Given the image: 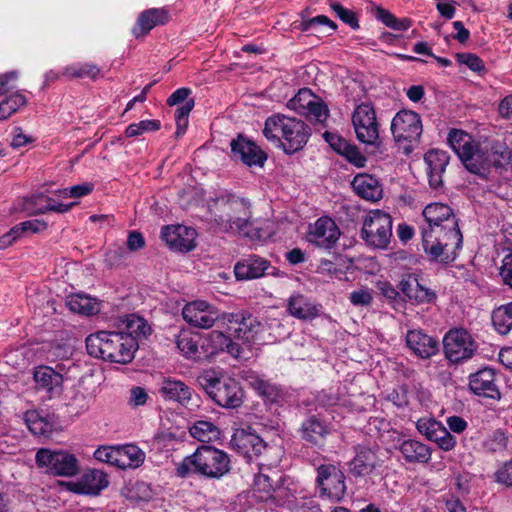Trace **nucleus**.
<instances>
[{"mask_svg": "<svg viewBox=\"0 0 512 512\" xmlns=\"http://www.w3.org/2000/svg\"><path fill=\"white\" fill-rule=\"evenodd\" d=\"M47 202H53V198L45 196L44 194H35L30 197H27L23 200L22 209L26 211L29 215H39L44 214L45 212H36L41 209Z\"/></svg>", "mask_w": 512, "mask_h": 512, "instance_id": "obj_49", "label": "nucleus"}, {"mask_svg": "<svg viewBox=\"0 0 512 512\" xmlns=\"http://www.w3.org/2000/svg\"><path fill=\"white\" fill-rule=\"evenodd\" d=\"M397 449L408 463H428L431 459V449L417 440H404Z\"/></svg>", "mask_w": 512, "mask_h": 512, "instance_id": "obj_33", "label": "nucleus"}, {"mask_svg": "<svg viewBox=\"0 0 512 512\" xmlns=\"http://www.w3.org/2000/svg\"><path fill=\"white\" fill-rule=\"evenodd\" d=\"M330 7L342 22L349 25L354 30L359 28L358 18L352 10L344 8L338 2H331Z\"/></svg>", "mask_w": 512, "mask_h": 512, "instance_id": "obj_52", "label": "nucleus"}, {"mask_svg": "<svg viewBox=\"0 0 512 512\" xmlns=\"http://www.w3.org/2000/svg\"><path fill=\"white\" fill-rule=\"evenodd\" d=\"M430 441L437 443L438 446L444 451H450L456 445L455 437L452 436L443 425L438 429L436 433H434V436Z\"/></svg>", "mask_w": 512, "mask_h": 512, "instance_id": "obj_55", "label": "nucleus"}, {"mask_svg": "<svg viewBox=\"0 0 512 512\" xmlns=\"http://www.w3.org/2000/svg\"><path fill=\"white\" fill-rule=\"evenodd\" d=\"M492 323L495 329L502 335H506L512 329V314L508 305H502L492 313Z\"/></svg>", "mask_w": 512, "mask_h": 512, "instance_id": "obj_44", "label": "nucleus"}, {"mask_svg": "<svg viewBox=\"0 0 512 512\" xmlns=\"http://www.w3.org/2000/svg\"><path fill=\"white\" fill-rule=\"evenodd\" d=\"M182 316L187 323L202 329L212 327L215 321L219 320L215 308L206 301L200 300L186 304L182 310Z\"/></svg>", "mask_w": 512, "mask_h": 512, "instance_id": "obj_20", "label": "nucleus"}, {"mask_svg": "<svg viewBox=\"0 0 512 512\" xmlns=\"http://www.w3.org/2000/svg\"><path fill=\"white\" fill-rule=\"evenodd\" d=\"M232 158L241 161L248 167L262 168L267 161L268 155L254 141L238 134L230 142Z\"/></svg>", "mask_w": 512, "mask_h": 512, "instance_id": "obj_15", "label": "nucleus"}, {"mask_svg": "<svg viewBox=\"0 0 512 512\" xmlns=\"http://www.w3.org/2000/svg\"><path fill=\"white\" fill-rule=\"evenodd\" d=\"M443 346L446 358L453 363L471 358L476 350L472 336L463 328L451 329L444 336Z\"/></svg>", "mask_w": 512, "mask_h": 512, "instance_id": "obj_13", "label": "nucleus"}, {"mask_svg": "<svg viewBox=\"0 0 512 512\" xmlns=\"http://www.w3.org/2000/svg\"><path fill=\"white\" fill-rule=\"evenodd\" d=\"M342 156L358 168L364 167L367 161L366 157L359 151L358 147L351 143Z\"/></svg>", "mask_w": 512, "mask_h": 512, "instance_id": "obj_62", "label": "nucleus"}, {"mask_svg": "<svg viewBox=\"0 0 512 512\" xmlns=\"http://www.w3.org/2000/svg\"><path fill=\"white\" fill-rule=\"evenodd\" d=\"M406 344L416 356L422 359H429L439 351L437 339L421 329L409 330L406 334Z\"/></svg>", "mask_w": 512, "mask_h": 512, "instance_id": "obj_24", "label": "nucleus"}, {"mask_svg": "<svg viewBox=\"0 0 512 512\" xmlns=\"http://www.w3.org/2000/svg\"><path fill=\"white\" fill-rule=\"evenodd\" d=\"M455 57L460 64L466 65L469 69H471L474 72L481 73L485 71L484 62L476 54L457 53Z\"/></svg>", "mask_w": 512, "mask_h": 512, "instance_id": "obj_56", "label": "nucleus"}, {"mask_svg": "<svg viewBox=\"0 0 512 512\" xmlns=\"http://www.w3.org/2000/svg\"><path fill=\"white\" fill-rule=\"evenodd\" d=\"M397 288L404 297L416 304L433 303L437 299L436 293L426 287L422 277L416 273L403 275Z\"/></svg>", "mask_w": 512, "mask_h": 512, "instance_id": "obj_16", "label": "nucleus"}, {"mask_svg": "<svg viewBox=\"0 0 512 512\" xmlns=\"http://www.w3.org/2000/svg\"><path fill=\"white\" fill-rule=\"evenodd\" d=\"M496 481L507 487H512V459L505 462L495 473Z\"/></svg>", "mask_w": 512, "mask_h": 512, "instance_id": "obj_63", "label": "nucleus"}, {"mask_svg": "<svg viewBox=\"0 0 512 512\" xmlns=\"http://www.w3.org/2000/svg\"><path fill=\"white\" fill-rule=\"evenodd\" d=\"M198 385L218 406L237 409L244 401V390L234 378L224 377L221 373L204 370L196 379Z\"/></svg>", "mask_w": 512, "mask_h": 512, "instance_id": "obj_5", "label": "nucleus"}, {"mask_svg": "<svg viewBox=\"0 0 512 512\" xmlns=\"http://www.w3.org/2000/svg\"><path fill=\"white\" fill-rule=\"evenodd\" d=\"M232 448L243 455L248 461L258 458L267 450V444L263 439L251 430H237L231 439Z\"/></svg>", "mask_w": 512, "mask_h": 512, "instance_id": "obj_17", "label": "nucleus"}, {"mask_svg": "<svg viewBox=\"0 0 512 512\" xmlns=\"http://www.w3.org/2000/svg\"><path fill=\"white\" fill-rule=\"evenodd\" d=\"M119 446H102L94 452L96 460L119 468Z\"/></svg>", "mask_w": 512, "mask_h": 512, "instance_id": "obj_51", "label": "nucleus"}, {"mask_svg": "<svg viewBox=\"0 0 512 512\" xmlns=\"http://www.w3.org/2000/svg\"><path fill=\"white\" fill-rule=\"evenodd\" d=\"M66 304L70 311L82 315H95L99 312L98 304L87 295L73 294L68 296Z\"/></svg>", "mask_w": 512, "mask_h": 512, "instance_id": "obj_42", "label": "nucleus"}, {"mask_svg": "<svg viewBox=\"0 0 512 512\" xmlns=\"http://www.w3.org/2000/svg\"><path fill=\"white\" fill-rule=\"evenodd\" d=\"M315 483L321 498L340 502L345 496V475L333 464H322L317 468Z\"/></svg>", "mask_w": 512, "mask_h": 512, "instance_id": "obj_11", "label": "nucleus"}, {"mask_svg": "<svg viewBox=\"0 0 512 512\" xmlns=\"http://www.w3.org/2000/svg\"><path fill=\"white\" fill-rule=\"evenodd\" d=\"M87 353L105 361L127 364L134 359L138 343L130 333L98 331L86 338Z\"/></svg>", "mask_w": 512, "mask_h": 512, "instance_id": "obj_3", "label": "nucleus"}, {"mask_svg": "<svg viewBox=\"0 0 512 512\" xmlns=\"http://www.w3.org/2000/svg\"><path fill=\"white\" fill-rule=\"evenodd\" d=\"M160 393L167 399L175 400L182 405L188 404L192 397V390L180 380L165 379Z\"/></svg>", "mask_w": 512, "mask_h": 512, "instance_id": "obj_38", "label": "nucleus"}, {"mask_svg": "<svg viewBox=\"0 0 512 512\" xmlns=\"http://www.w3.org/2000/svg\"><path fill=\"white\" fill-rule=\"evenodd\" d=\"M26 103V97L18 92L6 97L0 102V120L8 119L20 107L25 106Z\"/></svg>", "mask_w": 512, "mask_h": 512, "instance_id": "obj_45", "label": "nucleus"}, {"mask_svg": "<svg viewBox=\"0 0 512 512\" xmlns=\"http://www.w3.org/2000/svg\"><path fill=\"white\" fill-rule=\"evenodd\" d=\"M260 472L254 480V491L260 493L261 500H278L282 498L283 478L278 471H273L272 475L264 473L265 464L259 463Z\"/></svg>", "mask_w": 512, "mask_h": 512, "instance_id": "obj_23", "label": "nucleus"}, {"mask_svg": "<svg viewBox=\"0 0 512 512\" xmlns=\"http://www.w3.org/2000/svg\"><path fill=\"white\" fill-rule=\"evenodd\" d=\"M190 435L200 442L208 443L219 437V429L210 421L200 420L189 429Z\"/></svg>", "mask_w": 512, "mask_h": 512, "instance_id": "obj_43", "label": "nucleus"}, {"mask_svg": "<svg viewBox=\"0 0 512 512\" xmlns=\"http://www.w3.org/2000/svg\"><path fill=\"white\" fill-rule=\"evenodd\" d=\"M457 240L447 233L436 234L422 232V247L430 262L447 266L455 261L457 250L462 247L463 237L456 244Z\"/></svg>", "mask_w": 512, "mask_h": 512, "instance_id": "obj_7", "label": "nucleus"}, {"mask_svg": "<svg viewBox=\"0 0 512 512\" xmlns=\"http://www.w3.org/2000/svg\"><path fill=\"white\" fill-rule=\"evenodd\" d=\"M24 419L30 432L37 436L49 437L56 429L54 415H43L39 411L30 410L25 413Z\"/></svg>", "mask_w": 512, "mask_h": 512, "instance_id": "obj_32", "label": "nucleus"}, {"mask_svg": "<svg viewBox=\"0 0 512 512\" xmlns=\"http://www.w3.org/2000/svg\"><path fill=\"white\" fill-rule=\"evenodd\" d=\"M288 311L292 316L302 320L314 319L319 314L318 308L302 295L289 298Z\"/></svg>", "mask_w": 512, "mask_h": 512, "instance_id": "obj_39", "label": "nucleus"}, {"mask_svg": "<svg viewBox=\"0 0 512 512\" xmlns=\"http://www.w3.org/2000/svg\"><path fill=\"white\" fill-rule=\"evenodd\" d=\"M176 470L181 478L198 475L205 479L218 480L230 472L231 459L225 451L204 444L199 446L193 454L186 456Z\"/></svg>", "mask_w": 512, "mask_h": 512, "instance_id": "obj_4", "label": "nucleus"}, {"mask_svg": "<svg viewBox=\"0 0 512 512\" xmlns=\"http://www.w3.org/2000/svg\"><path fill=\"white\" fill-rule=\"evenodd\" d=\"M201 347L206 355H215L221 351H227L231 356L240 358L243 353V346L233 341L229 333L213 330L201 338Z\"/></svg>", "mask_w": 512, "mask_h": 512, "instance_id": "obj_19", "label": "nucleus"}, {"mask_svg": "<svg viewBox=\"0 0 512 512\" xmlns=\"http://www.w3.org/2000/svg\"><path fill=\"white\" fill-rule=\"evenodd\" d=\"M63 485L71 492L85 495H98L102 489L107 487L106 475L99 470H92L83 475L77 482H63Z\"/></svg>", "mask_w": 512, "mask_h": 512, "instance_id": "obj_27", "label": "nucleus"}, {"mask_svg": "<svg viewBox=\"0 0 512 512\" xmlns=\"http://www.w3.org/2000/svg\"><path fill=\"white\" fill-rule=\"evenodd\" d=\"M459 159L470 173L475 174L482 179L488 178L489 171L485 145H482L480 142H476L472 149L467 152V156L461 155Z\"/></svg>", "mask_w": 512, "mask_h": 512, "instance_id": "obj_30", "label": "nucleus"}, {"mask_svg": "<svg viewBox=\"0 0 512 512\" xmlns=\"http://www.w3.org/2000/svg\"><path fill=\"white\" fill-rule=\"evenodd\" d=\"M352 123L357 139L367 145L379 147V124L374 107L370 103L356 106L352 114Z\"/></svg>", "mask_w": 512, "mask_h": 512, "instance_id": "obj_12", "label": "nucleus"}, {"mask_svg": "<svg viewBox=\"0 0 512 512\" xmlns=\"http://www.w3.org/2000/svg\"><path fill=\"white\" fill-rule=\"evenodd\" d=\"M169 21V13L164 8H151L140 13L137 23L132 29L136 38L148 34L154 27Z\"/></svg>", "mask_w": 512, "mask_h": 512, "instance_id": "obj_29", "label": "nucleus"}, {"mask_svg": "<svg viewBox=\"0 0 512 512\" xmlns=\"http://www.w3.org/2000/svg\"><path fill=\"white\" fill-rule=\"evenodd\" d=\"M177 348L187 357H199L198 341L187 332H182L176 337Z\"/></svg>", "mask_w": 512, "mask_h": 512, "instance_id": "obj_48", "label": "nucleus"}, {"mask_svg": "<svg viewBox=\"0 0 512 512\" xmlns=\"http://www.w3.org/2000/svg\"><path fill=\"white\" fill-rule=\"evenodd\" d=\"M128 257L127 249L120 245L110 247L105 253V263L109 267L123 265Z\"/></svg>", "mask_w": 512, "mask_h": 512, "instance_id": "obj_50", "label": "nucleus"}, {"mask_svg": "<svg viewBox=\"0 0 512 512\" xmlns=\"http://www.w3.org/2000/svg\"><path fill=\"white\" fill-rule=\"evenodd\" d=\"M423 216L428 223L427 228H423L422 232L443 234L447 233L457 240L458 245L461 241V231L459 229L458 220L453 210L442 203H431L423 210Z\"/></svg>", "mask_w": 512, "mask_h": 512, "instance_id": "obj_8", "label": "nucleus"}, {"mask_svg": "<svg viewBox=\"0 0 512 512\" xmlns=\"http://www.w3.org/2000/svg\"><path fill=\"white\" fill-rule=\"evenodd\" d=\"M118 457L120 469H135L143 464L145 453L136 445L128 444L119 446Z\"/></svg>", "mask_w": 512, "mask_h": 512, "instance_id": "obj_40", "label": "nucleus"}, {"mask_svg": "<svg viewBox=\"0 0 512 512\" xmlns=\"http://www.w3.org/2000/svg\"><path fill=\"white\" fill-rule=\"evenodd\" d=\"M449 160L450 156L443 150L432 149L425 154L424 161L427 165L428 180L431 188L439 189L443 186L442 175L446 170Z\"/></svg>", "mask_w": 512, "mask_h": 512, "instance_id": "obj_25", "label": "nucleus"}, {"mask_svg": "<svg viewBox=\"0 0 512 512\" xmlns=\"http://www.w3.org/2000/svg\"><path fill=\"white\" fill-rule=\"evenodd\" d=\"M269 268L268 260L253 254L235 264L234 274L237 280H252L264 276Z\"/></svg>", "mask_w": 512, "mask_h": 512, "instance_id": "obj_28", "label": "nucleus"}, {"mask_svg": "<svg viewBox=\"0 0 512 512\" xmlns=\"http://www.w3.org/2000/svg\"><path fill=\"white\" fill-rule=\"evenodd\" d=\"M318 25H327L332 30H335L337 28V25L335 22L331 21L327 16L324 15H318L316 17H313L311 19L303 20L300 23L299 28L302 31H310L317 28Z\"/></svg>", "mask_w": 512, "mask_h": 512, "instance_id": "obj_58", "label": "nucleus"}, {"mask_svg": "<svg viewBox=\"0 0 512 512\" xmlns=\"http://www.w3.org/2000/svg\"><path fill=\"white\" fill-rule=\"evenodd\" d=\"M128 332L131 335L134 333L138 335H147L150 333L151 328L147 325L146 321L142 317L133 316L127 322Z\"/></svg>", "mask_w": 512, "mask_h": 512, "instance_id": "obj_61", "label": "nucleus"}, {"mask_svg": "<svg viewBox=\"0 0 512 512\" xmlns=\"http://www.w3.org/2000/svg\"><path fill=\"white\" fill-rule=\"evenodd\" d=\"M488 171L490 172L491 167L505 168L510 164L512 159V151L509 147L500 141L492 142L485 145Z\"/></svg>", "mask_w": 512, "mask_h": 512, "instance_id": "obj_36", "label": "nucleus"}, {"mask_svg": "<svg viewBox=\"0 0 512 512\" xmlns=\"http://www.w3.org/2000/svg\"><path fill=\"white\" fill-rule=\"evenodd\" d=\"M197 232L194 228L184 225L165 226L161 238L173 250L188 252L195 248Z\"/></svg>", "mask_w": 512, "mask_h": 512, "instance_id": "obj_21", "label": "nucleus"}, {"mask_svg": "<svg viewBox=\"0 0 512 512\" xmlns=\"http://www.w3.org/2000/svg\"><path fill=\"white\" fill-rule=\"evenodd\" d=\"M248 381L257 394L267 403H278L284 397L279 386L260 378L258 375H250Z\"/></svg>", "mask_w": 512, "mask_h": 512, "instance_id": "obj_35", "label": "nucleus"}, {"mask_svg": "<svg viewBox=\"0 0 512 512\" xmlns=\"http://www.w3.org/2000/svg\"><path fill=\"white\" fill-rule=\"evenodd\" d=\"M392 237V218L389 214L376 210L364 219L361 238L369 246L384 249Z\"/></svg>", "mask_w": 512, "mask_h": 512, "instance_id": "obj_9", "label": "nucleus"}, {"mask_svg": "<svg viewBox=\"0 0 512 512\" xmlns=\"http://www.w3.org/2000/svg\"><path fill=\"white\" fill-rule=\"evenodd\" d=\"M217 212L214 223L225 233H244L250 238L261 239V229L254 228L250 202L234 195L221 196L213 200Z\"/></svg>", "mask_w": 512, "mask_h": 512, "instance_id": "obj_1", "label": "nucleus"}, {"mask_svg": "<svg viewBox=\"0 0 512 512\" xmlns=\"http://www.w3.org/2000/svg\"><path fill=\"white\" fill-rule=\"evenodd\" d=\"M195 105L194 99H188L182 106L178 107L175 112V120L177 124V130L175 132L176 138L182 136L185 133V129L188 125V115Z\"/></svg>", "mask_w": 512, "mask_h": 512, "instance_id": "obj_46", "label": "nucleus"}, {"mask_svg": "<svg viewBox=\"0 0 512 512\" xmlns=\"http://www.w3.org/2000/svg\"><path fill=\"white\" fill-rule=\"evenodd\" d=\"M33 378L38 390H44L50 395L59 394L62 390L63 376L49 366L35 368Z\"/></svg>", "mask_w": 512, "mask_h": 512, "instance_id": "obj_31", "label": "nucleus"}, {"mask_svg": "<svg viewBox=\"0 0 512 512\" xmlns=\"http://www.w3.org/2000/svg\"><path fill=\"white\" fill-rule=\"evenodd\" d=\"M323 137L330 147L340 155H343L350 145V143L341 136L328 131L323 134Z\"/></svg>", "mask_w": 512, "mask_h": 512, "instance_id": "obj_59", "label": "nucleus"}, {"mask_svg": "<svg viewBox=\"0 0 512 512\" xmlns=\"http://www.w3.org/2000/svg\"><path fill=\"white\" fill-rule=\"evenodd\" d=\"M67 407L73 415H80L89 408V401L84 393L77 392L68 402Z\"/></svg>", "mask_w": 512, "mask_h": 512, "instance_id": "obj_57", "label": "nucleus"}, {"mask_svg": "<svg viewBox=\"0 0 512 512\" xmlns=\"http://www.w3.org/2000/svg\"><path fill=\"white\" fill-rule=\"evenodd\" d=\"M420 115L411 110H401L392 119L391 132L394 140L401 142H416L422 134Z\"/></svg>", "mask_w": 512, "mask_h": 512, "instance_id": "obj_14", "label": "nucleus"}, {"mask_svg": "<svg viewBox=\"0 0 512 512\" xmlns=\"http://www.w3.org/2000/svg\"><path fill=\"white\" fill-rule=\"evenodd\" d=\"M100 73V68L95 64L85 63L79 67L71 66L66 68V74L75 78L88 77L95 79Z\"/></svg>", "mask_w": 512, "mask_h": 512, "instance_id": "obj_53", "label": "nucleus"}, {"mask_svg": "<svg viewBox=\"0 0 512 512\" xmlns=\"http://www.w3.org/2000/svg\"><path fill=\"white\" fill-rule=\"evenodd\" d=\"M447 141L459 158L461 155L467 156V152L477 142L472 135L460 129H451L448 133Z\"/></svg>", "mask_w": 512, "mask_h": 512, "instance_id": "obj_41", "label": "nucleus"}, {"mask_svg": "<svg viewBox=\"0 0 512 512\" xmlns=\"http://www.w3.org/2000/svg\"><path fill=\"white\" fill-rule=\"evenodd\" d=\"M380 464L376 454L371 449H361L350 462V471L360 477L370 474Z\"/></svg>", "mask_w": 512, "mask_h": 512, "instance_id": "obj_37", "label": "nucleus"}, {"mask_svg": "<svg viewBox=\"0 0 512 512\" xmlns=\"http://www.w3.org/2000/svg\"><path fill=\"white\" fill-rule=\"evenodd\" d=\"M349 299L355 306H368L372 303L373 296L368 289H359L351 292Z\"/></svg>", "mask_w": 512, "mask_h": 512, "instance_id": "obj_64", "label": "nucleus"}, {"mask_svg": "<svg viewBox=\"0 0 512 512\" xmlns=\"http://www.w3.org/2000/svg\"><path fill=\"white\" fill-rule=\"evenodd\" d=\"M36 465L52 476L74 477L79 471L76 456L66 450L40 448L35 455Z\"/></svg>", "mask_w": 512, "mask_h": 512, "instance_id": "obj_6", "label": "nucleus"}, {"mask_svg": "<svg viewBox=\"0 0 512 512\" xmlns=\"http://www.w3.org/2000/svg\"><path fill=\"white\" fill-rule=\"evenodd\" d=\"M312 130L301 119L275 114L265 121L263 135L287 155L301 151L307 144Z\"/></svg>", "mask_w": 512, "mask_h": 512, "instance_id": "obj_2", "label": "nucleus"}, {"mask_svg": "<svg viewBox=\"0 0 512 512\" xmlns=\"http://www.w3.org/2000/svg\"><path fill=\"white\" fill-rule=\"evenodd\" d=\"M381 294L394 308H404L406 300L401 296L398 288L393 287L390 283H383L380 287Z\"/></svg>", "mask_w": 512, "mask_h": 512, "instance_id": "obj_54", "label": "nucleus"}, {"mask_svg": "<svg viewBox=\"0 0 512 512\" xmlns=\"http://www.w3.org/2000/svg\"><path fill=\"white\" fill-rule=\"evenodd\" d=\"M441 427L442 424L434 419H420L417 422L418 431L425 435L428 440H431V438L434 436V433H436Z\"/></svg>", "mask_w": 512, "mask_h": 512, "instance_id": "obj_60", "label": "nucleus"}, {"mask_svg": "<svg viewBox=\"0 0 512 512\" xmlns=\"http://www.w3.org/2000/svg\"><path fill=\"white\" fill-rule=\"evenodd\" d=\"M469 389L477 396L501 399V392L496 384V372L493 368L483 367L469 376Z\"/></svg>", "mask_w": 512, "mask_h": 512, "instance_id": "obj_18", "label": "nucleus"}, {"mask_svg": "<svg viewBox=\"0 0 512 512\" xmlns=\"http://www.w3.org/2000/svg\"><path fill=\"white\" fill-rule=\"evenodd\" d=\"M329 424L319 415H309L301 424L300 436L307 443L314 446H323L326 437L330 434Z\"/></svg>", "mask_w": 512, "mask_h": 512, "instance_id": "obj_26", "label": "nucleus"}, {"mask_svg": "<svg viewBox=\"0 0 512 512\" xmlns=\"http://www.w3.org/2000/svg\"><path fill=\"white\" fill-rule=\"evenodd\" d=\"M352 186L361 198L377 201L382 197V188L378 180L368 174H361L354 177Z\"/></svg>", "mask_w": 512, "mask_h": 512, "instance_id": "obj_34", "label": "nucleus"}, {"mask_svg": "<svg viewBox=\"0 0 512 512\" xmlns=\"http://www.w3.org/2000/svg\"><path fill=\"white\" fill-rule=\"evenodd\" d=\"M221 319L227 324L226 333L241 345L250 344L263 329L262 322L247 312L224 313Z\"/></svg>", "mask_w": 512, "mask_h": 512, "instance_id": "obj_10", "label": "nucleus"}, {"mask_svg": "<svg viewBox=\"0 0 512 512\" xmlns=\"http://www.w3.org/2000/svg\"><path fill=\"white\" fill-rule=\"evenodd\" d=\"M161 127L159 120H142L138 123L130 124L125 130L127 138L137 137L145 132L157 131Z\"/></svg>", "mask_w": 512, "mask_h": 512, "instance_id": "obj_47", "label": "nucleus"}, {"mask_svg": "<svg viewBox=\"0 0 512 512\" xmlns=\"http://www.w3.org/2000/svg\"><path fill=\"white\" fill-rule=\"evenodd\" d=\"M340 236V230L336 223L329 217L319 218L310 228L308 240L317 247L330 249Z\"/></svg>", "mask_w": 512, "mask_h": 512, "instance_id": "obj_22", "label": "nucleus"}]
</instances>
